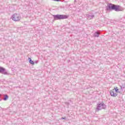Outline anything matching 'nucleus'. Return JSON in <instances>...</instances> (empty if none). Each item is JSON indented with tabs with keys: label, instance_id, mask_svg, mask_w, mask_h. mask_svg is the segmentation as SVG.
Wrapping results in <instances>:
<instances>
[{
	"label": "nucleus",
	"instance_id": "nucleus-1",
	"mask_svg": "<svg viewBox=\"0 0 125 125\" xmlns=\"http://www.w3.org/2000/svg\"><path fill=\"white\" fill-rule=\"evenodd\" d=\"M106 10L109 11V10H115V11L119 12L122 11V7L120 5L108 3L106 7Z\"/></svg>",
	"mask_w": 125,
	"mask_h": 125
},
{
	"label": "nucleus",
	"instance_id": "nucleus-2",
	"mask_svg": "<svg viewBox=\"0 0 125 125\" xmlns=\"http://www.w3.org/2000/svg\"><path fill=\"white\" fill-rule=\"evenodd\" d=\"M54 20H63V19H67L68 16L66 15H53Z\"/></svg>",
	"mask_w": 125,
	"mask_h": 125
},
{
	"label": "nucleus",
	"instance_id": "nucleus-3",
	"mask_svg": "<svg viewBox=\"0 0 125 125\" xmlns=\"http://www.w3.org/2000/svg\"><path fill=\"white\" fill-rule=\"evenodd\" d=\"M11 19L15 21H20L21 16H20V14H14L12 16Z\"/></svg>",
	"mask_w": 125,
	"mask_h": 125
},
{
	"label": "nucleus",
	"instance_id": "nucleus-4",
	"mask_svg": "<svg viewBox=\"0 0 125 125\" xmlns=\"http://www.w3.org/2000/svg\"><path fill=\"white\" fill-rule=\"evenodd\" d=\"M106 107V104L103 103H102L97 104L96 110L97 111H99L100 110H102V109H105Z\"/></svg>",
	"mask_w": 125,
	"mask_h": 125
},
{
	"label": "nucleus",
	"instance_id": "nucleus-5",
	"mask_svg": "<svg viewBox=\"0 0 125 125\" xmlns=\"http://www.w3.org/2000/svg\"><path fill=\"white\" fill-rule=\"evenodd\" d=\"M0 74L6 75H9L8 71H7L4 67L2 66H0Z\"/></svg>",
	"mask_w": 125,
	"mask_h": 125
},
{
	"label": "nucleus",
	"instance_id": "nucleus-6",
	"mask_svg": "<svg viewBox=\"0 0 125 125\" xmlns=\"http://www.w3.org/2000/svg\"><path fill=\"white\" fill-rule=\"evenodd\" d=\"M8 95L6 94H3L1 95L0 94V101H1V100H4V101H6L8 99Z\"/></svg>",
	"mask_w": 125,
	"mask_h": 125
},
{
	"label": "nucleus",
	"instance_id": "nucleus-7",
	"mask_svg": "<svg viewBox=\"0 0 125 125\" xmlns=\"http://www.w3.org/2000/svg\"><path fill=\"white\" fill-rule=\"evenodd\" d=\"M94 16V14H93L92 13H91L86 14L85 17H86L88 20H91V19H93Z\"/></svg>",
	"mask_w": 125,
	"mask_h": 125
},
{
	"label": "nucleus",
	"instance_id": "nucleus-8",
	"mask_svg": "<svg viewBox=\"0 0 125 125\" xmlns=\"http://www.w3.org/2000/svg\"><path fill=\"white\" fill-rule=\"evenodd\" d=\"M110 95L111 96H112L113 97H116V96H118V93H115V90L112 89L110 91Z\"/></svg>",
	"mask_w": 125,
	"mask_h": 125
},
{
	"label": "nucleus",
	"instance_id": "nucleus-9",
	"mask_svg": "<svg viewBox=\"0 0 125 125\" xmlns=\"http://www.w3.org/2000/svg\"><path fill=\"white\" fill-rule=\"evenodd\" d=\"M100 35V31L98 30L97 31H96L94 34V37L95 38H98L99 37V35Z\"/></svg>",
	"mask_w": 125,
	"mask_h": 125
},
{
	"label": "nucleus",
	"instance_id": "nucleus-10",
	"mask_svg": "<svg viewBox=\"0 0 125 125\" xmlns=\"http://www.w3.org/2000/svg\"><path fill=\"white\" fill-rule=\"evenodd\" d=\"M28 60L29 61L30 64H32V65H34L35 64V62L32 60V59L30 58H28Z\"/></svg>",
	"mask_w": 125,
	"mask_h": 125
},
{
	"label": "nucleus",
	"instance_id": "nucleus-11",
	"mask_svg": "<svg viewBox=\"0 0 125 125\" xmlns=\"http://www.w3.org/2000/svg\"><path fill=\"white\" fill-rule=\"evenodd\" d=\"M114 91H115V92H116V93H118V92L120 93V92L119 91V89H118V87L114 88Z\"/></svg>",
	"mask_w": 125,
	"mask_h": 125
},
{
	"label": "nucleus",
	"instance_id": "nucleus-12",
	"mask_svg": "<svg viewBox=\"0 0 125 125\" xmlns=\"http://www.w3.org/2000/svg\"><path fill=\"white\" fill-rule=\"evenodd\" d=\"M65 104H66V105H67V106H68V105H69V103H68V102H66L65 103Z\"/></svg>",
	"mask_w": 125,
	"mask_h": 125
},
{
	"label": "nucleus",
	"instance_id": "nucleus-13",
	"mask_svg": "<svg viewBox=\"0 0 125 125\" xmlns=\"http://www.w3.org/2000/svg\"><path fill=\"white\" fill-rule=\"evenodd\" d=\"M62 120H66V117H62Z\"/></svg>",
	"mask_w": 125,
	"mask_h": 125
},
{
	"label": "nucleus",
	"instance_id": "nucleus-14",
	"mask_svg": "<svg viewBox=\"0 0 125 125\" xmlns=\"http://www.w3.org/2000/svg\"><path fill=\"white\" fill-rule=\"evenodd\" d=\"M54 1H60V0H53Z\"/></svg>",
	"mask_w": 125,
	"mask_h": 125
},
{
	"label": "nucleus",
	"instance_id": "nucleus-15",
	"mask_svg": "<svg viewBox=\"0 0 125 125\" xmlns=\"http://www.w3.org/2000/svg\"><path fill=\"white\" fill-rule=\"evenodd\" d=\"M35 63L37 64V63H38V61H36V62H35Z\"/></svg>",
	"mask_w": 125,
	"mask_h": 125
},
{
	"label": "nucleus",
	"instance_id": "nucleus-16",
	"mask_svg": "<svg viewBox=\"0 0 125 125\" xmlns=\"http://www.w3.org/2000/svg\"><path fill=\"white\" fill-rule=\"evenodd\" d=\"M121 88H123V87L121 86Z\"/></svg>",
	"mask_w": 125,
	"mask_h": 125
}]
</instances>
